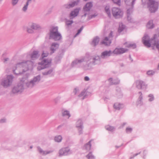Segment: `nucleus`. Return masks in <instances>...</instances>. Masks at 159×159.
<instances>
[{"mask_svg":"<svg viewBox=\"0 0 159 159\" xmlns=\"http://www.w3.org/2000/svg\"><path fill=\"white\" fill-rule=\"evenodd\" d=\"M126 46L128 48H134L136 47L135 44H129Z\"/></svg>","mask_w":159,"mask_h":159,"instance_id":"58836bf2","label":"nucleus"},{"mask_svg":"<svg viewBox=\"0 0 159 159\" xmlns=\"http://www.w3.org/2000/svg\"><path fill=\"white\" fill-rule=\"evenodd\" d=\"M49 54L48 52L46 51H43L42 54V59H44L45 57H47Z\"/></svg>","mask_w":159,"mask_h":159,"instance_id":"e433bc0d","label":"nucleus"},{"mask_svg":"<svg viewBox=\"0 0 159 159\" xmlns=\"http://www.w3.org/2000/svg\"><path fill=\"white\" fill-rule=\"evenodd\" d=\"M86 157L88 159H95V157L91 152H89L88 154L86 156Z\"/></svg>","mask_w":159,"mask_h":159,"instance_id":"72a5a7b5","label":"nucleus"},{"mask_svg":"<svg viewBox=\"0 0 159 159\" xmlns=\"http://www.w3.org/2000/svg\"><path fill=\"white\" fill-rule=\"evenodd\" d=\"M71 153V151L68 148H62L60 150V155H66L70 154Z\"/></svg>","mask_w":159,"mask_h":159,"instance_id":"dca6fc26","label":"nucleus"},{"mask_svg":"<svg viewBox=\"0 0 159 159\" xmlns=\"http://www.w3.org/2000/svg\"><path fill=\"white\" fill-rule=\"evenodd\" d=\"M80 0H77V2L76 1H74L70 3H69L68 5H66V8H70V7H74L75 6L77 5L78 3L80 2Z\"/></svg>","mask_w":159,"mask_h":159,"instance_id":"a878e982","label":"nucleus"},{"mask_svg":"<svg viewBox=\"0 0 159 159\" xmlns=\"http://www.w3.org/2000/svg\"><path fill=\"white\" fill-rule=\"evenodd\" d=\"M93 7L92 2H90L87 3L84 6L83 8V11L84 15L82 16V17H85L87 15H89V11L91 8Z\"/></svg>","mask_w":159,"mask_h":159,"instance_id":"9d476101","label":"nucleus"},{"mask_svg":"<svg viewBox=\"0 0 159 159\" xmlns=\"http://www.w3.org/2000/svg\"><path fill=\"white\" fill-rule=\"evenodd\" d=\"M138 153H136V154H135V155H134V156H136L137 155H138Z\"/></svg>","mask_w":159,"mask_h":159,"instance_id":"e2e57ef3","label":"nucleus"},{"mask_svg":"<svg viewBox=\"0 0 159 159\" xmlns=\"http://www.w3.org/2000/svg\"><path fill=\"white\" fill-rule=\"evenodd\" d=\"M112 32H111V33H110L109 36L107 37L108 38V39H110L111 41L112 39Z\"/></svg>","mask_w":159,"mask_h":159,"instance_id":"3c124183","label":"nucleus"},{"mask_svg":"<svg viewBox=\"0 0 159 159\" xmlns=\"http://www.w3.org/2000/svg\"><path fill=\"white\" fill-rule=\"evenodd\" d=\"M84 97L83 96L82 98H81L82 99H84Z\"/></svg>","mask_w":159,"mask_h":159,"instance_id":"0e129e2a","label":"nucleus"},{"mask_svg":"<svg viewBox=\"0 0 159 159\" xmlns=\"http://www.w3.org/2000/svg\"><path fill=\"white\" fill-rule=\"evenodd\" d=\"M128 51L127 49L123 48H116L113 51V54L116 55H119L126 52Z\"/></svg>","mask_w":159,"mask_h":159,"instance_id":"4468645a","label":"nucleus"},{"mask_svg":"<svg viewBox=\"0 0 159 159\" xmlns=\"http://www.w3.org/2000/svg\"><path fill=\"white\" fill-rule=\"evenodd\" d=\"M158 68L159 69V64L158 65Z\"/></svg>","mask_w":159,"mask_h":159,"instance_id":"774afa93","label":"nucleus"},{"mask_svg":"<svg viewBox=\"0 0 159 159\" xmlns=\"http://www.w3.org/2000/svg\"><path fill=\"white\" fill-rule=\"evenodd\" d=\"M125 2L127 4L128 3V0H124ZM135 0H129L130 1H131V4L132 5L131 7V9H129L127 10V18L128 20L130 22H131L133 21L131 17V14L133 12V5L134 4V2Z\"/></svg>","mask_w":159,"mask_h":159,"instance_id":"6e6552de","label":"nucleus"},{"mask_svg":"<svg viewBox=\"0 0 159 159\" xmlns=\"http://www.w3.org/2000/svg\"><path fill=\"white\" fill-rule=\"evenodd\" d=\"M105 12L107 15L108 16L110 17L111 16V14L110 10L109 7L107 6L105 8Z\"/></svg>","mask_w":159,"mask_h":159,"instance_id":"c756f323","label":"nucleus"},{"mask_svg":"<svg viewBox=\"0 0 159 159\" xmlns=\"http://www.w3.org/2000/svg\"><path fill=\"white\" fill-rule=\"evenodd\" d=\"M31 1L32 0H27L25 5L28 7L29 4L31 3Z\"/></svg>","mask_w":159,"mask_h":159,"instance_id":"4d7b16f0","label":"nucleus"},{"mask_svg":"<svg viewBox=\"0 0 159 159\" xmlns=\"http://www.w3.org/2000/svg\"><path fill=\"white\" fill-rule=\"evenodd\" d=\"M19 0H12L11 4L13 6L16 5L18 1Z\"/></svg>","mask_w":159,"mask_h":159,"instance_id":"a18cd8bd","label":"nucleus"},{"mask_svg":"<svg viewBox=\"0 0 159 159\" xmlns=\"http://www.w3.org/2000/svg\"><path fill=\"white\" fill-rule=\"evenodd\" d=\"M99 41V39L98 37H96L93 39L92 44L93 46H95L98 44Z\"/></svg>","mask_w":159,"mask_h":159,"instance_id":"bb28decb","label":"nucleus"},{"mask_svg":"<svg viewBox=\"0 0 159 159\" xmlns=\"http://www.w3.org/2000/svg\"><path fill=\"white\" fill-rule=\"evenodd\" d=\"M148 7L151 12H155L158 9V3L154 0H148Z\"/></svg>","mask_w":159,"mask_h":159,"instance_id":"0eeeda50","label":"nucleus"},{"mask_svg":"<svg viewBox=\"0 0 159 159\" xmlns=\"http://www.w3.org/2000/svg\"><path fill=\"white\" fill-rule=\"evenodd\" d=\"M83 127H80L77 128L79 131V134H81L83 133L82 129Z\"/></svg>","mask_w":159,"mask_h":159,"instance_id":"49530a36","label":"nucleus"},{"mask_svg":"<svg viewBox=\"0 0 159 159\" xmlns=\"http://www.w3.org/2000/svg\"><path fill=\"white\" fill-rule=\"evenodd\" d=\"M154 72L152 70H149L147 71V74L149 75H151L154 74Z\"/></svg>","mask_w":159,"mask_h":159,"instance_id":"37998d69","label":"nucleus"},{"mask_svg":"<svg viewBox=\"0 0 159 159\" xmlns=\"http://www.w3.org/2000/svg\"><path fill=\"white\" fill-rule=\"evenodd\" d=\"M2 0H0V4L1 3Z\"/></svg>","mask_w":159,"mask_h":159,"instance_id":"69168bd1","label":"nucleus"},{"mask_svg":"<svg viewBox=\"0 0 159 159\" xmlns=\"http://www.w3.org/2000/svg\"><path fill=\"white\" fill-rule=\"evenodd\" d=\"M76 127L77 128L83 127V122L81 120L79 119L78 120L76 123Z\"/></svg>","mask_w":159,"mask_h":159,"instance_id":"473e14b6","label":"nucleus"},{"mask_svg":"<svg viewBox=\"0 0 159 159\" xmlns=\"http://www.w3.org/2000/svg\"><path fill=\"white\" fill-rule=\"evenodd\" d=\"M113 2L119 6L120 5V0H112Z\"/></svg>","mask_w":159,"mask_h":159,"instance_id":"ea45409f","label":"nucleus"},{"mask_svg":"<svg viewBox=\"0 0 159 159\" xmlns=\"http://www.w3.org/2000/svg\"><path fill=\"white\" fill-rule=\"evenodd\" d=\"M14 78L12 75H7L1 80L0 84L4 88H7L12 85Z\"/></svg>","mask_w":159,"mask_h":159,"instance_id":"7ed1b4c3","label":"nucleus"},{"mask_svg":"<svg viewBox=\"0 0 159 159\" xmlns=\"http://www.w3.org/2000/svg\"><path fill=\"white\" fill-rule=\"evenodd\" d=\"M80 0H77V2L76 1H74L70 3H69L68 5H66V8H70V7H74L75 6L77 5L78 3L80 2Z\"/></svg>","mask_w":159,"mask_h":159,"instance_id":"393cba45","label":"nucleus"},{"mask_svg":"<svg viewBox=\"0 0 159 159\" xmlns=\"http://www.w3.org/2000/svg\"><path fill=\"white\" fill-rule=\"evenodd\" d=\"M111 11L113 16L116 19L122 17L123 12L119 8L114 7L112 8Z\"/></svg>","mask_w":159,"mask_h":159,"instance_id":"1a4fd4ad","label":"nucleus"},{"mask_svg":"<svg viewBox=\"0 0 159 159\" xmlns=\"http://www.w3.org/2000/svg\"><path fill=\"white\" fill-rule=\"evenodd\" d=\"M92 141V140H91L88 143H87L84 145L83 148V149L86 152H87L90 150L91 147V142Z\"/></svg>","mask_w":159,"mask_h":159,"instance_id":"aec40b11","label":"nucleus"},{"mask_svg":"<svg viewBox=\"0 0 159 159\" xmlns=\"http://www.w3.org/2000/svg\"><path fill=\"white\" fill-rule=\"evenodd\" d=\"M132 129L131 128H127L126 129V131L127 133L130 132L132 131Z\"/></svg>","mask_w":159,"mask_h":159,"instance_id":"603ef678","label":"nucleus"},{"mask_svg":"<svg viewBox=\"0 0 159 159\" xmlns=\"http://www.w3.org/2000/svg\"><path fill=\"white\" fill-rule=\"evenodd\" d=\"M83 26H82L78 30L77 33L75 34V35L74 36V37H76L79 34L81 33V31L83 30Z\"/></svg>","mask_w":159,"mask_h":159,"instance_id":"a19ab883","label":"nucleus"},{"mask_svg":"<svg viewBox=\"0 0 159 159\" xmlns=\"http://www.w3.org/2000/svg\"><path fill=\"white\" fill-rule=\"evenodd\" d=\"M148 97L150 98L149 99V101H153L154 99V97L153 96V95L152 94H150L148 95Z\"/></svg>","mask_w":159,"mask_h":159,"instance_id":"c03bdc74","label":"nucleus"},{"mask_svg":"<svg viewBox=\"0 0 159 159\" xmlns=\"http://www.w3.org/2000/svg\"><path fill=\"white\" fill-rule=\"evenodd\" d=\"M33 65V62L30 61H25L18 63L16 65V69L13 70V72L16 75L21 74L31 68Z\"/></svg>","mask_w":159,"mask_h":159,"instance_id":"f03ea898","label":"nucleus"},{"mask_svg":"<svg viewBox=\"0 0 159 159\" xmlns=\"http://www.w3.org/2000/svg\"><path fill=\"white\" fill-rule=\"evenodd\" d=\"M24 30H26V32L30 34L34 33L33 30H38L42 29L41 27L38 24L32 22L31 23L30 26H24L23 27Z\"/></svg>","mask_w":159,"mask_h":159,"instance_id":"39448f33","label":"nucleus"},{"mask_svg":"<svg viewBox=\"0 0 159 159\" xmlns=\"http://www.w3.org/2000/svg\"><path fill=\"white\" fill-rule=\"evenodd\" d=\"M111 40L108 39V38L106 37L101 42V43L105 46H109L111 43Z\"/></svg>","mask_w":159,"mask_h":159,"instance_id":"6ab92c4d","label":"nucleus"},{"mask_svg":"<svg viewBox=\"0 0 159 159\" xmlns=\"http://www.w3.org/2000/svg\"><path fill=\"white\" fill-rule=\"evenodd\" d=\"M51 59H42V61L38 63L39 65L37 67L38 70L48 67L51 66Z\"/></svg>","mask_w":159,"mask_h":159,"instance_id":"423d86ee","label":"nucleus"},{"mask_svg":"<svg viewBox=\"0 0 159 159\" xmlns=\"http://www.w3.org/2000/svg\"><path fill=\"white\" fill-rule=\"evenodd\" d=\"M84 79L86 81H88L89 80V78L88 76H85L84 77Z\"/></svg>","mask_w":159,"mask_h":159,"instance_id":"052dcab7","label":"nucleus"},{"mask_svg":"<svg viewBox=\"0 0 159 159\" xmlns=\"http://www.w3.org/2000/svg\"><path fill=\"white\" fill-rule=\"evenodd\" d=\"M79 10L80 9H75L70 13V16L72 17V18H73L77 16L79 13Z\"/></svg>","mask_w":159,"mask_h":159,"instance_id":"5701e85b","label":"nucleus"},{"mask_svg":"<svg viewBox=\"0 0 159 159\" xmlns=\"http://www.w3.org/2000/svg\"><path fill=\"white\" fill-rule=\"evenodd\" d=\"M105 128L108 131H112L114 130V128L109 125H107L106 126Z\"/></svg>","mask_w":159,"mask_h":159,"instance_id":"f704fd0d","label":"nucleus"},{"mask_svg":"<svg viewBox=\"0 0 159 159\" xmlns=\"http://www.w3.org/2000/svg\"><path fill=\"white\" fill-rule=\"evenodd\" d=\"M37 149L39 153L43 156L51 153L53 152L52 150L44 151L39 146L37 147Z\"/></svg>","mask_w":159,"mask_h":159,"instance_id":"2eb2a0df","label":"nucleus"},{"mask_svg":"<svg viewBox=\"0 0 159 159\" xmlns=\"http://www.w3.org/2000/svg\"><path fill=\"white\" fill-rule=\"evenodd\" d=\"M124 107V105L123 104L119 102L115 103L113 105L114 108L117 110H120L123 108Z\"/></svg>","mask_w":159,"mask_h":159,"instance_id":"412c9836","label":"nucleus"},{"mask_svg":"<svg viewBox=\"0 0 159 159\" xmlns=\"http://www.w3.org/2000/svg\"><path fill=\"white\" fill-rule=\"evenodd\" d=\"M85 94V92L84 91H83L81 92V93L79 95V97H81L83 96H84Z\"/></svg>","mask_w":159,"mask_h":159,"instance_id":"6e6d98bb","label":"nucleus"},{"mask_svg":"<svg viewBox=\"0 0 159 159\" xmlns=\"http://www.w3.org/2000/svg\"><path fill=\"white\" fill-rule=\"evenodd\" d=\"M41 79V75H38L34 76L30 80L24 81L21 80L19 83L14 86L12 89V92L14 94H19L23 92L24 90V84L26 88L32 89L38 84Z\"/></svg>","mask_w":159,"mask_h":159,"instance_id":"f257e3e1","label":"nucleus"},{"mask_svg":"<svg viewBox=\"0 0 159 159\" xmlns=\"http://www.w3.org/2000/svg\"><path fill=\"white\" fill-rule=\"evenodd\" d=\"M125 28V25H123L122 24H120L119 25V28L118 29V31L119 32L122 31Z\"/></svg>","mask_w":159,"mask_h":159,"instance_id":"c9c22d12","label":"nucleus"},{"mask_svg":"<svg viewBox=\"0 0 159 159\" xmlns=\"http://www.w3.org/2000/svg\"><path fill=\"white\" fill-rule=\"evenodd\" d=\"M96 16V15H92L89 16L88 17V18H89V19H90L93 18L95 17Z\"/></svg>","mask_w":159,"mask_h":159,"instance_id":"bf43d9fd","label":"nucleus"},{"mask_svg":"<svg viewBox=\"0 0 159 159\" xmlns=\"http://www.w3.org/2000/svg\"><path fill=\"white\" fill-rule=\"evenodd\" d=\"M9 60L8 58H5L4 59V63L6 62L7 61H8Z\"/></svg>","mask_w":159,"mask_h":159,"instance_id":"680f3d73","label":"nucleus"},{"mask_svg":"<svg viewBox=\"0 0 159 159\" xmlns=\"http://www.w3.org/2000/svg\"><path fill=\"white\" fill-rule=\"evenodd\" d=\"M117 95H118V97H119L120 96H121L122 95V93L121 92L120 90V89H118V93L117 94Z\"/></svg>","mask_w":159,"mask_h":159,"instance_id":"864d4df0","label":"nucleus"},{"mask_svg":"<svg viewBox=\"0 0 159 159\" xmlns=\"http://www.w3.org/2000/svg\"><path fill=\"white\" fill-rule=\"evenodd\" d=\"M49 39L55 41L60 40V33L57 27L52 26L49 30Z\"/></svg>","mask_w":159,"mask_h":159,"instance_id":"20e7f679","label":"nucleus"},{"mask_svg":"<svg viewBox=\"0 0 159 159\" xmlns=\"http://www.w3.org/2000/svg\"><path fill=\"white\" fill-rule=\"evenodd\" d=\"M89 58H87V57H82L80 59H76L71 64L72 66L73 67L80 64L82 62L86 61L88 62Z\"/></svg>","mask_w":159,"mask_h":159,"instance_id":"9b49d317","label":"nucleus"},{"mask_svg":"<svg viewBox=\"0 0 159 159\" xmlns=\"http://www.w3.org/2000/svg\"><path fill=\"white\" fill-rule=\"evenodd\" d=\"M127 43H124V45H125V44H127Z\"/></svg>","mask_w":159,"mask_h":159,"instance_id":"338daca9","label":"nucleus"},{"mask_svg":"<svg viewBox=\"0 0 159 159\" xmlns=\"http://www.w3.org/2000/svg\"><path fill=\"white\" fill-rule=\"evenodd\" d=\"M59 97H57V98H55L54 100V103L56 104L58 103L59 101Z\"/></svg>","mask_w":159,"mask_h":159,"instance_id":"09e8293b","label":"nucleus"},{"mask_svg":"<svg viewBox=\"0 0 159 159\" xmlns=\"http://www.w3.org/2000/svg\"><path fill=\"white\" fill-rule=\"evenodd\" d=\"M113 54L112 51L111 50L108 51H105L101 53V57L102 58H105L106 57L110 56Z\"/></svg>","mask_w":159,"mask_h":159,"instance_id":"a211bd4d","label":"nucleus"},{"mask_svg":"<svg viewBox=\"0 0 159 159\" xmlns=\"http://www.w3.org/2000/svg\"><path fill=\"white\" fill-rule=\"evenodd\" d=\"M53 71L52 69H50L49 70H46L45 71L43 72L42 74L44 75H49L52 74Z\"/></svg>","mask_w":159,"mask_h":159,"instance_id":"7c9ffc66","label":"nucleus"},{"mask_svg":"<svg viewBox=\"0 0 159 159\" xmlns=\"http://www.w3.org/2000/svg\"><path fill=\"white\" fill-rule=\"evenodd\" d=\"M39 52L37 51H33L30 56L32 60L37 59L39 57Z\"/></svg>","mask_w":159,"mask_h":159,"instance_id":"4be33fe9","label":"nucleus"},{"mask_svg":"<svg viewBox=\"0 0 159 159\" xmlns=\"http://www.w3.org/2000/svg\"><path fill=\"white\" fill-rule=\"evenodd\" d=\"M154 27V25L153 23L152 20H150L147 25V27L148 29H152Z\"/></svg>","mask_w":159,"mask_h":159,"instance_id":"2f4dec72","label":"nucleus"},{"mask_svg":"<svg viewBox=\"0 0 159 159\" xmlns=\"http://www.w3.org/2000/svg\"><path fill=\"white\" fill-rule=\"evenodd\" d=\"M136 87L139 89H146L147 85L143 81L137 80L136 82Z\"/></svg>","mask_w":159,"mask_h":159,"instance_id":"ddd939ff","label":"nucleus"},{"mask_svg":"<svg viewBox=\"0 0 159 159\" xmlns=\"http://www.w3.org/2000/svg\"><path fill=\"white\" fill-rule=\"evenodd\" d=\"M28 8V6L26 5H25L23 8L22 9V10L24 12H25Z\"/></svg>","mask_w":159,"mask_h":159,"instance_id":"de8ad7c7","label":"nucleus"},{"mask_svg":"<svg viewBox=\"0 0 159 159\" xmlns=\"http://www.w3.org/2000/svg\"><path fill=\"white\" fill-rule=\"evenodd\" d=\"M62 115L63 116L67 119H68L70 116L69 112L67 110H62Z\"/></svg>","mask_w":159,"mask_h":159,"instance_id":"b1692460","label":"nucleus"},{"mask_svg":"<svg viewBox=\"0 0 159 159\" xmlns=\"http://www.w3.org/2000/svg\"><path fill=\"white\" fill-rule=\"evenodd\" d=\"M128 4H127L126 2H125L126 4L128 5H129V6H130L131 7L129 8V9H131V6H132V5L131 4V1H129V0H128ZM127 8H128V9H129V8H128V7H127Z\"/></svg>","mask_w":159,"mask_h":159,"instance_id":"13d9d810","label":"nucleus"},{"mask_svg":"<svg viewBox=\"0 0 159 159\" xmlns=\"http://www.w3.org/2000/svg\"><path fill=\"white\" fill-rule=\"evenodd\" d=\"M109 80L111 84H118L120 83V80L117 79L113 80L112 78H110L109 79Z\"/></svg>","mask_w":159,"mask_h":159,"instance_id":"c85d7f7f","label":"nucleus"},{"mask_svg":"<svg viewBox=\"0 0 159 159\" xmlns=\"http://www.w3.org/2000/svg\"><path fill=\"white\" fill-rule=\"evenodd\" d=\"M139 94H140L139 97V98L137 102V105H141L142 104V100L143 99V96H142V94L141 92H139Z\"/></svg>","mask_w":159,"mask_h":159,"instance_id":"cd10ccee","label":"nucleus"},{"mask_svg":"<svg viewBox=\"0 0 159 159\" xmlns=\"http://www.w3.org/2000/svg\"><path fill=\"white\" fill-rule=\"evenodd\" d=\"M79 90L78 88H75L74 89L73 92L75 94H76L77 92L79 91Z\"/></svg>","mask_w":159,"mask_h":159,"instance_id":"5fc2aeb1","label":"nucleus"},{"mask_svg":"<svg viewBox=\"0 0 159 159\" xmlns=\"http://www.w3.org/2000/svg\"><path fill=\"white\" fill-rule=\"evenodd\" d=\"M59 44L58 43H52L50 48L51 54L54 52L56 50L59 48Z\"/></svg>","mask_w":159,"mask_h":159,"instance_id":"f3484780","label":"nucleus"},{"mask_svg":"<svg viewBox=\"0 0 159 159\" xmlns=\"http://www.w3.org/2000/svg\"><path fill=\"white\" fill-rule=\"evenodd\" d=\"M6 122V119L4 118L1 119L0 120V123H3Z\"/></svg>","mask_w":159,"mask_h":159,"instance_id":"8fccbe9b","label":"nucleus"},{"mask_svg":"<svg viewBox=\"0 0 159 159\" xmlns=\"http://www.w3.org/2000/svg\"><path fill=\"white\" fill-rule=\"evenodd\" d=\"M60 136H57L55 137L54 140L56 142H60Z\"/></svg>","mask_w":159,"mask_h":159,"instance_id":"79ce46f5","label":"nucleus"},{"mask_svg":"<svg viewBox=\"0 0 159 159\" xmlns=\"http://www.w3.org/2000/svg\"><path fill=\"white\" fill-rule=\"evenodd\" d=\"M73 23V21L72 20H67L66 21V25L68 26L71 25Z\"/></svg>","mask_w":159,"mask_h":159,"instance_id":"4c0bfd02","label":"nucleus"},{"mask_svg":"<svg viewBox=\"0 0 159 159\" xmlns=\"http://www.w3.org/2000/svg\"><path fill=\"white\" fill-rule=\"evenodd\" d=\"M87 57L89 58L88 61L91 60L90 62L93 65L99 64L101 63L100 58L98 56H93L92 58L90 57Z\"/></svg>","mask_w":159,"mask_h":159,"instance_id":"f8f14e48","label":"nucleus"}]
</instances>
